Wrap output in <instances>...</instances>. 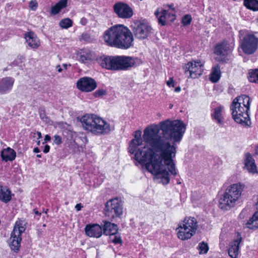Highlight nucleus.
Listing matches in <instances>:
<instances>
[{
  "instance_id": "37",
  "label": "nucleus",
  "mask_w": 258,
  "mask_h": 258,
  "mask_svg": "<svg viewBox=\"0 0 258 258\" xmlns=\"http://www.w3.org/2000/svg\"><path fill=\"white\" fill-rule=\"evenodd\" d=\"M166 12V17L168 19V21H173L175 19V12L173 9H172L171 11H169V10H165Z\"/></svg>"
},
{
  "instance_id": "36",
  "label": "nucleus",
  "mask_w": 258,
  "mask_h": 258,
  "mask_svg": "<svg viewBox=\"0 0 258 258\" xmlns=\"http://www.w3.org/2000/svg\"><path fill=\"white\" fill-rule=\"evenodd\" d=\"M197 248L200 251V254H204L207 252L209 247L207 243L202 242L199 244Z\"/></svg>"
},
{
  "instance_id": "42",
  "label": "nucleus",
  "mask_w": 258,
  "mask_h": 258,
  "mask_svg": "<svg viewBox=\"0 0 258 258\" xmlns=\"http://www.w3.org/2000/svg\"><path fill=\"white\" fill-rule=\"evenodd\" d=\"M53 142L55 144L57 145H59L62 143L61 138L59 136L55 135L54 136V140Z\"/></svg>"
},
{
  "instance_id": "15",
  "label": "nucleus",
  "mask_w": 258,
  "mask_h": 258,
  "mask_svg": "<svg viewBox=\"0 0 258 258\" xmlns=\"http://www.w3.org/2000/svg\"><path fill=\"white\" fill-rule=\"evenodd\" d=\"M98 62L103 68L116 71V56H103L98 59Z\"/></svg>"
},
{
  "instance_id": "9",
  "label": "nucleus",
  "mask_w": 258,
  "mask_h": 258,
  "mask_svg": "<svg viewBox=\"0 0 258 258\" xmlns=\"http://www.w3.org/2000/svg\"><path fill=\"white\" fill-rule=\"evenodd\" d=\"M104 210L105 216L112 219L122 215V204L118 199H113L106 203Z\"/></svg>"
},
{
  "instance_id": "7",
  "label": "nucleus",
  "mask_w": 258,
  "mask_h": 258,
  "mask_svg": "<svg viewBox=\"0 0 258 258\" xmlns=\"http://www.w3.org/2000/svg\"><path fill=\"white\" fill-rule=\"evenodd\" d=\"M230 109L232 111V115L233 119L237 122L241 124L248 125L250 123L248 110L245 109L240 105V103L233 101Z\"/></svg>"
},
{
  "instance_id": "56",
  "label": "nucleus",
  "mask_w": 258,
  "mask_h": 258,
  "mask_svg": "<svg viewBox=\"0 0 258 258\" xmlns=\"http://www.w3.org/2000/svg\"><path fill=\"white\" fill-rule=\"evenodd\" d=\"M255 154H258V145L255 147Z\"/></svg>"
},
{
  "instance_id": "48",
  "label": "nucleus",
  "mask_w": 258,
  "mask_h": 258,
  "mask_svg": "<svg viewBox=\"0 0 258 258\" xmlns=\"http://www.w3.org/2000/svg\"><path fill=\"white\" fill-rule=\"evenodd\" d=\"M81 23L83 25H85L86 24V19H84V18H82L81 20Z\"/></svg>"
},
{
  "instance_id": "10",
  "label": "nucleus",
  "mask_w": 258,
  "mask_h": 258,
  "mask_svg": "<svg viewBox=\"0 0 258 258\" xmlns=\"http://www.w3.org/2000/svg\"><path fill=\"white\" fill-rule=\"evenodd\" d=\"M133 31L135 36L141 40L146 39L154 33L152 27L148 23L144 22L135 23Z\"/></svg>"
},
{
  "instance_id": "33",
  "label": "nucleus",
  "mask_w": 258,
  "mask_h": 258,
  "mask_svg": "<svg viewBox=\"0 0 258 258\" xmlns=\"http://www.w3.org/2000/svg\"><path fill=\"white\" fill-rule=\"evenodd\" d=\"M73 24L72 21L69 18H66L61 20L59 22V26L64 29H68L71 27Z\"/></svg>"
},
{
  "instance_id": "19",
  "label": "nucleus",
  "mask_w": 258,
  "mask_h": 258,
  "mask_svg": "<svg viewBox=\"0 0 258 258\" xmlns=\"http://www.w3.org/2000/svg\"><path fill=\"white\" fill-rule=\"evenodd\" d=\"M176 231L178 238L182 240L188 239L195 234L189 229L183 226L180 223L178 224V228H176Z\"/></svg>"
},
{
  "instance_id": "38",
  "label": "nucleus",
  "mask_w": 258,
  "mask_h": 258,
  "mask_svg": "<svg viewBox=\"0 0 258 258\" xmlns=\"http://www.w3.org/2000/svg\"><path fill=\"white\" fill-rule=\"evenodd\" d=\"M110 240L115 244H119L121 243V239L120 236L114 234V235H109Z\"/></svg>"
},
{
  "instance_id": "28",
  "label": "nucleus",
  "mask_w": 258,
  "mask_h": 258,
  "mask_svg": "<svg viewBox=\"0 0 258 258\" xmlns=\"http://www.w3.org/2000/svg\"><path fill=\"white\" fill-rule=\"evenodd\" d=\"M11 199V191L8 188L0 185V200L8 203Z\"/></svg>"
},
{
  "instance_id": "27",
  "label": "nucleus",
  "mask_w": 258,
  "mask_h": 258,
  "mask_svg": "<svg viewBox=\"0 0 258 258\" xmlns=\"http://www.w3.org/2000/svg\"><path fill=\"white\" fill-rule=\"evenodd\" d=\"M221 77L220 68L216 65L212 68V72L210 75V80L213 83L217 82Z\"/></svg>"
},
{
  "instance_id": "41",
  "label": "nucleus",
  "mask_w": 258,
  "mask_h": 258,
  "mask_svg": "<svg viewBox=\"0 0 258 258\" xmlns=\"http://www.w3.org/2000/svg\"><path fill=\"white\" fill-rule=\"evenodd\" d=\"M29 8L31 10L35 11L36 10L38 7V4L36 1H31L29 3Z\"/></svg>"
},
{
  "instance_id": "34",
  "label": "nucleus",
  "mask_w": 258,
  "mask_h": 258,
  "mask_svg": "<svg viewBox=\"0 0 258 258\" xmlns=\"http://www.w3.org/2000/svg\"><path fill=\"white\" fill-rule=\"evenodd\" d=\"M248 80L250 82L258 83V70H255L249 73Z\"/></svg>"
},
{
  "instance_id": "26",
  "label": "nucleus",
  "mask_w": 258,
  "mask_h": 258,
  "mask_svg": "<svg viewBox=\"0 0 258 258\" xmlns=\"http://www.w3.org/2000/svg\"><path fill=\"white\" fill-rule=\"evenodd\" d=\"M224 110V107L220 105L214 109V112L212 113V117L215 119L218 123H222L223 122V116L222 112Z\"/></svg>"
},
{
  "instance_id": "6",
  "label": "nucleus",
  "mask_w": 258,
  "mask_h": 258,
  "mask_svg": "<svg viewBox=\"0 0 258 258\" xmlns=\"http://www.w3.org/2000/svg\"><path fill=\"white\" fill-rule=\"evenodd\" d=\"M24 226L25 223L23 221H17L9 240L10 247L12 250L16 252H18L19 250L22 240L21 234L26 229Z\"/></svg>"
},
{
  "instance_id": "44",
  "label": "nucleus",
  "mask_w": 258,
  "mask_h": 258,
  "mask_svg": "<svg viewBox=\"0 0 258 258\" xmlns=\"http://www.w3.org/2000/svg\"><path fill=\"white\" fill-rule=\"evenodd\" d=\"M49 150H50L49 146H48V145H46L45 146L44 148L43 152L44 153H48L49 151Z\"/></svg>"
},
{
  "instance_id": "30",
  "label": "nucleus",
  "mask_w": 258,
  "mask_h": 258,
  "mask_svg": "<svg viewBox=\"0 0 258 258\" xmlns=\"http://www.w3.org/2000/svg\"><path fill=\"white\" fill-rule=\"evenodd\" d=\"M166 14L165 10H161L160 11L159 9H158L155 12V15L158 18L159 23L162 26L165 25L166 21H168Z\"/></svg>"
},
{
  "instance_id": "16",
  "label": "nucleus",
  "mask_w": 258,
  "mask_h": 258,
  "mask_svg": "<svg viewBox=\"0 0 258 258\" xmlns=\"http://www.w3.org/2000/svg\"><path fill=\"white\" fill-rule=\"evenodd\" d=\"M15 79L10 77L3 78L0 80V94H5L11 91L12 89Z\"/></svg>"
},
{
  "instance_id": "49",
  "label": "nucleus",
  "mask_w": 258,
  "mask_h": 258,
  "mask_svg": "<svg viewBox=\"0 0 258 258\" xmlns=\"http://www.w3.org/2000/svg\"><path fill=\"white\" fill-rule=\"evenodd\" d=\"M181 91V88L178 86L175 88L174 91L176 92H179Z\"/></svg>"
},
{
  "instance_id": "17",
  "label": "nucleus",
  "mask_w": 258,
  "mask_h": 258,
  "mask_svg": "<svg viewBox=\"0 0 258 258\" xmlns=\"http://www.w3.org/2000/svg\"><path fill=\"white\" fill-rule=\"evenodd\" d=\"M85 233L89 237L99 238L103 233L102 228L98 224L87 225Z\"/></svg>"
},
{
  "instance_id": "25",
  "label": "nucleus",
  "mask_w": 258,
  "mask_h": 258,
  "mask_svg": "<svg viewBox=\"0 0 258 258\" xmlns=\"http://www.w3.org/2000/svg\"><path fill=\"white\" fill-rule=\"evenodd\" d=\"M68 0H60L51 8L50 15H56L67 6Z\"/></svg>"
},
{
  "instance_id": "14",
  "label": "nucleus",
  "mask_w": 258,
  "mask_h": 258,
  "mask_svg": "<svg viewBox=\"0 0 258 258\" xmlns=\"http://www.w3.org/2000/svg\"><path fill=\"white\" fill-rule=\"evenodd\" d=\"M230 52V48L226 41L219 43L215 46L214 53L220 56L219 61L226 62L229 58L228 56Z\"/></svg>"
},
{
  "instance_id": "59",
  "label": "nucleus",
  "mask_w": 258,
  "mask_h": 258,
  "mask_svg": "<svg viewBox=\"0 0 258 258\" xmlns=\"http://www.w3.org/2000/svg\"><path fill=\"white\" fill-rule=\"evenodd\" d=\"M39 143H40V141H38V144L39 145Z\"/></svg>"
},
{
  "instance_id": "13",
  "label": "nucleus",
  "mask_w": 258,
  "mask_h": 258,
  "mask_svg": "<svg viewBox=\"0 0 258 258\" xmlns=\"http://www.w3.org/2000/svg\"><path fill=\"white\" fill-rule=\"evenodd\" d=\"M114 12L121 18L128 19L133 15V9L127 4L119 2L113 6Z\"/></svg>"
},
{
  "instance_id": "11",
  "label": "nucleus",
  "mask_w": 258,
  "mask_h": 258,
  "mask_svg": "<svg viewBox=\"0 0 258 258\" xmlns=\"http://www.w3.org/2000/svg\"><path fill=\"white\" fill-rule=\"evenodd\" d=\"M183 69L185 74L188 75V77L196 78L202 74L204 66L201 61H190L185 64Z\"/></svg>"
},
{
  "instance_id": "23",
  "label": "nucleus",
  "mask_w": 258,
  "mask_h": 258,
  "mask_svg": "<svg viewBox=\"0 0 258 258\" xmlns=\"http://www.w3.org/2000/svg\"><path fill=\"white\" fill-rule=\"evenodd\" d=\"M241 238L237 239L231 242L228 249V254L231 258H237L239 254V244Z\"/></svg>"
},
{
  "instance_id": "1",
  "label": "nucleus",
  "mask_w": 258,
  "mask_h": 258,
  "mask_svg": "<svg viewBox=\"0 0 258 258\" xmlns=\"http://www.w3.org/2000/svg\"><path fill=\"white\" fill-rule=\"evenodd\" d=\"M185 125L179 120L167 119L158 124L147 127L144 131L135 132L128 148L131 154L135 153V159L145 164L147 170L160 179L163 184L170 181L169 174L175 176L177 171L173 158L176 152L175 142H179L185 131Z\"/></svg>"
},
{
  "instance_id": "45",
  "label": "nucleus",
  "mask_w": 258,
  "mask_h": 258,
  "mask_svg": "<svg viewBox=\"0 0 258 258\" xmlns=\"http://www.w3.org/2000/svg\"><path fill=\"white\" fill-rule=\"evenodd\" d=\"M82 208V206L81 204H78L75 206V208L77 211L81 210Z\"/></svg>"
},
{
  "instance_id": "12",
  "label": "nucleus",
  "mask_w": 258,
  "mask_h": 258,
  "mask_svg": "<svg viewBox=\"0 0 258 258\" xmlns=\"http://www.w3.org/2000/svg\"><path fill=\"white\" fill-rule=\"evenodd\" d=\"M77 88L83 92H89L95 90L97 87L96 81L90 77L80 78L77 82Z\"/></svg>"
},
{
  "instance_id": "43",
  "label": "nucleus",
  "mask_w": 258,
  "mask_h": 258,
  "mask_svg": "<svg viewBox=\"0 0 258 258\" xmlns=\"http://www.w3.org/2000/svg\"><path fill=\"white\" fill-rule=\"evenodd\" d=\"M166 84L169 87H174L175 86V83L172 78H170L169 80L166 82Z\"/></svg>"
},
{
  "instance_id": "39",
  "label": "nucleus",
  "mask_w": 258,
  "mask_h": 258,
  "mask_svg": "<svg viewBox=\"0 0 258 258\" xmlns=\"http://www.w3.org/2000/svg\"><path fill=\"white\" fill-rule=\"evenodd\" d=\"M191 21V17L190 16L186 15L184 16L182 19V22L184 25H189Z\"/></svg>"
},
{
  "instance_id": "18",
  "label": "nucleus",
  "mask_w": 258,
  "mask_h": 258,
  "mask_svg": "<svg viewBox=\"0 0 258 258\" xmlns=\"http://www.w3.org/2000/svg\"><path fill=\"white\" fill-rule=\"evenodd\" d=\"M25 38L27 45L32 49H37L40 45L39 39L33 32L25 33Z\"/></svg>"
},
{
  "instance_id": "24",
  "label": "nucleus",
  "mask_w": 258,
  "mask_h": 258,
  "mask_svg": "<svg viewBox=\"0 0 258 258\" xmlns=\"http://www.w3.org/2000/svg\"><path fill=\"white\" fill-rule=\"evenodd\" d=\"M1 157L3 160L5 161H13L16 157V152L12 149L8 147L4 149L1 152Z\"/></svg>"
},
{
  "instance_id": "51",
  "label": "nucleus",
  "mask_w": 258,
  "mask_h": 258,
  "mask_svg": "<svg viewBox=\"0 0 258 258\" xmlns=\"http://www.w3.org/2000/svg\"><path fill=\"white\" fill-rule=\"evenodd\" d=\"M169 9L168 10H169V11H171L172 9H173V10H174V8L173 7V5H168V6Z\"/></svg>"
},
{
  "instance_id": "3",
  "label": "nucleus",
  "mask_w": 258,
  "mask_h": 258,
  "mask_svg": "<svg viewBox=\"0 0 258 258\" xmlns=\"http://www.w3.org/2000/svg\"><path fill=\"white\" fill-rule=\"evenodd\" d=\"M83 128L95 135L109 134L113 128L102 118L93 114H86L81 119Z\"/></svg>"
},
{
  "instance_id": "52",
  "label": "nucleus",
  "mask_w": 258,
  "mask_h": 258,
  "mask_svg": "<svg viewBox=\"0 0 258 258\" xmlns=\"http://www.w3.org/2000/svg\"><path fill=\"white\" fill-rule=\"evenodd\" d=\"M37 134L38 135V138L40 139L42 138L41 133L39 132H37Z\"/></svg>"
},
{
  "instance_id": "31",
  "label": "nucleus",
  "mask_w": 258,
  "mask_h": 258,
  "mask_svg": "<svg viewBox=\"0 0 258 258\" xmlns=\"http://www.w3.org/2000/svg\"><path fill=\"white\" fill-rule=\"evenodd\" d=\"M246 225L249 229L258 228V211L254 213L252 217L247 222Z\"/></svg>"
},
{
  "instance_id": "53",
  "label": "nucleus",
  "mask_w": 258,
  "mask_h": 258,
  "mask_svg": "<svg viewBox=\"0 0 258 258\" xmlns=\"http://www.w3.org/2000/svg\"><path fill=\"white\" fill-rule=\"evenodd\" d=\"M33 151H34V152H35V153H38V152H40L39 149H38V148H37H37H35L34 149Z\"/></svg>"
},
{
  "instance_id": "22",
  "label": "nucleus",
  "mask_w": 258,
  "mask_h": 258,
  "mask_svg": "<svg viewBox=\"0 0 258 258\" xmlns=\"http://www.w3.org/2000/svg\"><path fill=\"white\" fill-rule=\"evenodd\" d=\"M103 232L106 235H114V234H117L118 228L117 225L111 223L108 221H103Z\"/></svg>"
},
{
  "instance_id": "40",
  "label": "nucleus",
  "mask_w": 258,
  "mask_h": 258,
  "mask_svg": "<svg viewBox=\"0 0 258 258\" xmlns=\"http://www.w3.org/2000/svg\"><path fill=\"white\" fill-rule=\"evenodd\" d=\"M95 97H100L106 94V91L103 89H99L96 91L94 93Z\"/></svg>"
},
{
  "instance_id": "47",
  "label": "nucleus",
  "mask_w": 258,
  "mask_h": 258,
  "mask_svg": "<svg viewBox=\"0 0 258 258\" xmlns=\"http://www.w3.org/2000/svg\"><path fill=\"white\" fill-rule=\"evenodd\" d=\"M51 140V137L50 136H49L48 135H46L45 136V139H44V141H45V142H46L47 141H49Z\"/></svg>"
},
{
  "instance_id": "32",
  "label": "nucleus",
  "mask_w": 258,
  "mask_h": 258,
  "mask_svg": "<svg viewBox=\"0 0 258 258\" xmlns=\"http://www.w3.org/2000/svg\"><path fill=\"white\" fill-rule=\"evenodd\" d=\"M244 6L253 11H258L257 0H244Z\"/></svg>"
},
{
  "instance_id": "21",
  "label": "nucleus",
  "mask_w": 258,
  "mask_h": 258,
  "mask_svg": "<svg viewBox=\"0 0 258 258\" xmlns=\"http://www.w3.org/2000/svg\"><path fill=\"white\" fill-rule=\"evenodd\" d=\"M183 226L189 229L191 231L196 233L198 228L197 219L192 217H186L183 221L180 223Z\"/></svg>"
},
{
  "instance_id": "2",
  "label": "nucleus",
  "mask_w": 258,
  "mask_h": 258,
  "mask_svg": "<svg viewBox=\"0 0 258 258\" xmlns=\"http://www.w3.org/2000/svg\"><path fill=\"white\" fill-rule=\"evenodd\" d=\"M105 42L109 46L126 49L133 44L131 31L122 25L112 26L106 30L103 35Z\"/></svg>"
},
{
  "instance_id": "5",
  "label": "nucleus",
  "mask_w": 258,
  "mask_h": 258,
  "mask_svg": "<svg viewBox=\"0 0 258 258\" xmlns=\"http://www.w3.org/2000/svg\"><path fill=\"white\" fill-rule=\"evenodd\" d=\"M255 34L245 30L239 31V34L242 37L240 41V47L244 54L251 55L256 51L258 48V37Z\"/></svg>"
},
{
  "instance_id": "58",
  "label": "nucleus",
  "mask_w": 258,
  "mask_h": 258,
  "mask_svg": "<svg viewBox=\"0 0 258 258\" xmlns=\"http://www.w3.org/2000/svg\"><path fill=\"white\" fill-rule=\"evenodd\" d=\"M172 107H173V105H172V104H170V106H169L170 108V109H171V108H172Z\"/></svg>"
},
{
  "instance_id": "46",
  "label": "nucleus",
  "mask_w": 258,
  "mask_h": 258,
  "mask_svg": "<svg viewBox=\"0 0 258 258\" xmlns=\"http://www.w3.org/2000/svg\"><path fill=\"white\" fill-rule=\"evenodd\" d=\"M56 70L59 73H60L63 70V69L61 68L60 65H58L56 67Z\"/></svg>"
},
{
  "instance_id": "29",
  "label": "nucleus",
  "mask_w": 258,
  "mask_h": 258,
  "mask_svg": "<svg viewBox=\"0 0 258 258\" xmlns=\"http://www.w3.org/2000/svg\"><path fill=\"white\" fill-rule=\"evenodd\" d=\"M233 100L236 101V102H238V103H240V105H241L242 107L243 106L245 109L246 108L247 110H249L250 98L248 96L243 95L235 98Z\"/></svg>"
},
{
  "instance_id": "54",
  "label": "nucleus",
  "mask_w": 258,
  "mask_h": 258,
  "mask_svg": "<svg viewBox=\"0 0 258 258\" xmlns=\"http://www.w3.org/2000/svg\"><path fill=\"white\" fill-rule=\"evenodd\" d=\"M34 213L36 215H40L41 213H39L37 210L34 209Z\"/></svg>"
},
{
  "instance_id": "55",
  "label": "nucleus",
  "mask_w": 258,
  "mask_h": 258,
  "mask_svg": "<svg viewBox=\"0 0 258 258\" xmlns=\"http://www.w3.org/2000/svg\"><path fill=\"white\" fill-rule=\"evenodd\" d=\"M40 117L42 119H44V115L42 114V113H40Z\"/></svg>"
},
{
  "instance_id": "4",
  "label": "nucleus",
  "mask_w": 258,
  "mask_h": 258,
  "mask_svg": "<svg viewBox=\"0 0 258 258\" xmlns=\"http://www.w3.org/2000/svg\"><path fill=\"white\" fill-rule=\"evenodd\" d=\"M244 185L235 183L228 186L219 200V207L222 209L229 210L238 202L244 188Z\"/></svg>"
},
{
  "instance_id": "20",
  "label": "nucleus",
  "mask_w": 258,
  "mask_h": 258,
  "mask_svg": "<svg viewBox=\"0 0 258 258\" xmlns=\"http://www.w3.org/2000/svg\"><path fill=\"white\" fill-rule=\"evenodd\" d=\"M244 168L246 169L249 172L254 173L256 171V167L255 164L254 160L252 155L247 153L244 155Z\"/></svg>"
},
{
  "instance_id": "35",
  "label": "nucleus",
  "mask_w": 258,
  "mask_h": 258,
  "mask_svg": "<svg viewBox=\"0 0 258 258\" xmlns=\"http://www.w3.org/2000/svg\"><path fill=\"white\" fill-rule=\"evenodd\" d=\"M92 58V56L90 53L83 52L81 53L80 55V61L83 63H86L90 60Z\"/></svg>"
},
{
  "instance_id": "8",
  "label": "nucleus",
  "mask_w": 258,
  "mask_h": 258,
  "mask_svg": "<svg viewBox=\"0 0 258 258\" xmlns=\"http://www.w3.org/2000/svg\"><path fill=\"white\" fill-rule=\"evenodd\" d=\"M142 63V60L137 57L116 56V71L128 70L132 68H136Z\"/></svg>"
},
{
  "instance_id": "57",
  "label": "nucleus",
  "mask_w": 258,
  "mask_h": 258,
  "mask_svg": "<svg viewBox=\"0 0 258 258\" xmlns=\"http://www.w3.org/2000/svg\"><path fill=\"white\" fill-rule=\"evenodd\" d=\"M36 156H37V157H38V158H40V157H41V155H40V154H37V155H36Z\"/></svg>"
},
{
  "instance_id": "50",
  "label": "nucleus",
  "mask_w": 258,
  "mask_h": 258,
  "mask_svg": "<svg viewBox=\"0 0 258 258\" xmlns=\"http://www.w3.org/2000/svg\"><path fill=\"white\" fill-rule=\"evenodd\" d=\"M68 66H70V67L71 64L68 65L67 64H66V63L62 64V67H63V69H64V70H67V69Z\"/></svg>"
}]
</instances>
